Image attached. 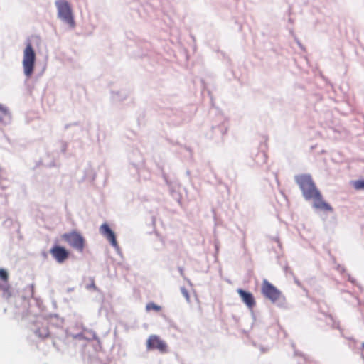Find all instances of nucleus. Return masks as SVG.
Masks as SVG:
<instances>
[{
    "label": "nucleus",
    "instance_id": "obj_1",
    "mask_svg": "<svg viewBox=\"0 0 364 364\" xmlns=\"http://www.w3.org/2000/svg\"><path fill=\"white\" fill-rule=\"evenodd\" d=\"M295 181L301 190L303 196L306 200H313V207L325 212H332L333 208L326 203L316 188L309 174H301L295 177Z\"/></svg>",
    "mask_w": 364,
    "mask_h": 364
},
{
    "label": "nucleus",
    "instance_id": "obj_2",
    "mask_svg": "<svg viewBox=\"0 0 364 364\" xmlns=\"http://www.w3.org/2000/svg\"><path fill=\"white\" fill-rule=\"evenodd\" d=\"M36 53L32 47L31 43L28 41L23 50V67L25 75L31 77L35 68Z\"/></svg>",
    "mask_w": 364,
    "mask_h": 364
},
{
    "label": "nucleus",
    "instance_id": "obj_3",
    "mask_svg": "<svg viewBox=\"0 0 364 364\" xmlns=\"http://www.w3.org/2000/svg\"><path fill=\"white\" fill-rule=\"evenodd\" d=\"M56 6L58 9V14L60 18L68 23L71 28L75 27V21L73 16L71 7L68 1L60 0L57 1Z\"/></svg>",
    "mask_w": 364,
    "mask_h": 364
},
{
    "label": "nucleus",
    "instance_id": "obj_4",
    "mask_svg": "<svg viewBox=\"0 0 364 364\" xmlns=\"http://www.w3.org/2000/svg\"><path fill=\"white\" fill-rule=\"evenodd\" d=\"M62 238L78 252H83L85 246V240L80 232L73 230L63 234Z\"/></svg>",
    "mask_w": 364,
    "mask_h": 364
},
{
    "label": "nucleus",
    "instance_id": "obj_5",
    "mask_svg": "<svg viewBox=\"0 0 364 364\" xmlns=\"http://www.w3.org/2000/svg\"><path fill=\"white\" fill-rule=\"evenodd\" d=\"M261 292L265 298L270 300L272 303L277 302L282 298L284 299L281 291L267 279L262 281Z\"/></svg>",
    "mask_w": 364,
    "mask_h": 364
},
{
    "label": "nucleus",
    "instance_id": "obj_6",
    "mask_svg": "<svg viewBox=\"0 0 364 364\" xmlns=\"http://www.w3.org/2000/svg\"><path fill=\"white\" fill-rule=\"evenodd\" d=\"M146 348L148 350H158L164 353L167 351L166 343L156 335H151L146 341Z\"/></svg>",
    "mask_w": 364,
    "mask_h": 364
},
{
    "label": "nucleus",
    "instance_id": "obj_7",
    "mask_svg": "<svg viewBox=\"0 0 364 364\" xmlns=\"http://www.w3.org/2000/svg\"><path fill=\"white\" fill-rule=\"evenodd\" d=\"M50 253L58 263L64 262L69 257V252L59 245H54L50 250Z\"/></svg>",
    "mask_w": 364,
    "mask_h": 364
},
{
    "label": "nucleus",
    "instance_id": "obj_8",
    "mask_svg": "<svg viewBox=\"0 0 364 364\" xmlns=\"http://www.w3.org/2000/svg\"><path fill=\"white\" fill-rule=\"evenodd\" d=\"M100 230L101 234L107 238L113 247L117 246L115 235L107 224H102L100 228Z\"/></svg>",
    "mask_w": 364,
    "mask_h": 364
},
{
    "label": "nucleus",
    "instance_id": "obj_9",
    "mask_svg": "<svg viewBox=\"0 0 364 364\" xmlns=\"http://www.w3.org/2000/svg\"><path fill=\"white\" fill-rule=\"evenodd\" d=\"M237 292L240 295L242 302L249 309H252L255 306L256 302L252 293L247 292L242 289H238Z\"/></svg>",
    "mask_w": 364,
    "mask_h": 364
},
{
    "label": "nucleus",
    "instance_id": "obj_10",
    "mask_svg": "<svg viewBox=\"0 0 364 364\" xmlns=\"http://www.w3.org/2000/svg\"><path fill=\"white\" fill-rule=\"evenodd\" d=\"M267 156L264 151H259L254 159L255 166H259L267 162Z\"/></svg>",
    "mask_w": 364,
    "mask_h": 364
},
{
    "label": "nucleus",
    "instance_id": "obj_11",
    "mask_svg": "<svg viewBox=\"0 0 364 364\" xmlns=\"http://www.w3.org/2000/svg\"><path fill=\"white\" fill-rule=\"evenodd\" d=\"M146 309L147 311H154L158 312L161 310V307L153 302H150L146 304Z\"/></svg>",
    "mask_w": 364,
    "mask_h": 364
},
{
    "label": "nucleus",
    "instance_id": "obj_12",
    "mask_svg": "<svg viewBox=\"0 0 364 364\" xmlns=\"http://www.w3.org/2000/svg\"><path fill=\"white\" fill-rule=\"evenodd\" d=\"M353 186L356 190L364 189V180L355 181L353 183Z\"/></svg>",
    "mask_w": 364,
    "mask_h": 364
},
{
    "label": "nucleus",
    "instance_id": "obj_13",
    "mask_svg": "<svg viewBox=\"0 0 364 364\" xmlns=\"http://www.w3.org/2000/svg\"><path fill=\"white\" fill-rule=\"evenodd\" d=\"M0 278L4 282L8 281V273L5 269H0Z\"/></svg>",
    "mask_w": 364,
    "mask_h": 364
},
{
    "label": "nucleus",
    "instance_id": "obj_14",
    "mask_svg": "<svg viewBox=\"0 0 364 364\" xmlns=\"http://www.w3.org/2000/svg\"><path fill=\"white\" fill-rule=\"evenodd\" d=\"M181 292L187 301H189V294L186 288H181Z\"/></svg>",
    "mask_w": 364,
    "mask_h": 364
},
{
    "label": "nucleus",
    "instance_id": "obj_15",
    "mask_svg": "<svg viewBox=\"0 0 364 364\" xmlns=\"http://www.w3.org/2000/svg\"><path fill=\"white\" fill-rule=\"evenodd\" d=\"M0 113L3 115H6L7 114V109L0 105Z\"/></svg>",
    "mask_w": 364,
    "mask_h": 364
},
{
    "label": "nucleus",
    "instance_id": "obj_16",
    "mask_svg": "<svg viewBox=\"0 0 364 364\" xmlns=\"http://www.w3.org/2000/svg\"><path fill=\"white\" fill-rule=\"evenodd\" d=\"M362 346H363V348H364V343H363V345H362Z\"/></svg>",
    "mask_w": 364,
    "mask_h": 364
}]
</instances>
